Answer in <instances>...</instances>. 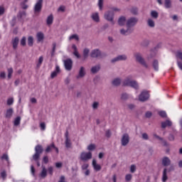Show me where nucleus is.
<instances>
[{
  "instance_id": "412c9836",
  "label": "nucleus",
  "mask_w": 182,
  "mask_h": 182,
  "mask_svg": "<svg viewBox=\"0 0 182 182\" xmlns=\"http://www.w3.org/2000/svg\"><path fill=\"white\" fill-rule=\"evenodd\" d=\"M37 38V42H43V40L45 39V34L42 32H38L36 34Z\"/></svg>"
},
{
  "instance_id": "7ed1b4c3",
  "label": "nucleus",
  "mask_w": 182,
  "mask_h": 182,
  "mask_svg": "<svg viewBox=\"0 0 182 182\" xmlns=\"http://www.w3.org/2000/svg\"><path fill=\"white\" fill-rule=\"evenodd\" d=\"M137 22H139V18L136 17H131L128 20H127V28L129 29H133V27L137 25Z\"/></svg>"
},
{
  "instance_id": "bf43d9fd",
  "label": "nucleus",
  "mask_w": 182,
  "mask_h": 182,
  "mask_svg": "<svg viewBox=\"0 0 182 182\" xmlns=\"http://www.w3.org/2000/svg\"><path fill=\"white\" fill-rule=\"evenodd\" d=\"M1 176L2 177L3 180H5V178H6V171H2L1 173Z\"/></svg>"
},
{
  "instance_id": "1a4fd4ad",
  "label": "nucleus",
  "mask_w": 182,
  "mask_h": 182,
  "mask_svg": "<svg viewBox=\"0 0 182 182\" xmlns=\"http://www.w3.org/2000/svg\"><path fill=\"white\" fill-rule=\"evenodd\" d=\"M134 31V28H129V27H127V28H121L119 30V33L121 35H123L124 36H127L130 35V33H133V31Z\"/></svg>"
},
{
  "instance_id": "864d4df0",
  "label": "nucleus",
  "mask_w": 182,
  "mask_h": 182,
  "mask_svg": "<svg viewBox=\"0 0 182 182\" xmlns=\"http://www.w3.org/2000/svg\"><path fill=\"white\" fill-rule=\"evenodd\" d=\"M1 159L2 160H6V161H9V157L8 156V154H4L2 156H1Z\"/></svg>"
},
{
  "instance_id": "bb28decb",
  "label": "nucleus",
  "mask_w": 182,
  "mask_h": 182,
  "mask_svg": "<svg viewBox=\"0 0 182 182\" xmlns=\"http://www.w3.org/2000/svg\"><path fill=\"white\" fill-rule=\"evenodd\" d=\"M46 23L48 26L52 25L53 23V15L50 14V16H48L47 20H46Z\"/></svg>"
},
{
  "instance_id": "4468645a",
  "label": "nucleus",
  "mask_w": 182,
  "mask_h": 182,
  "mask_svg": "<svg viewBox=\"0 0 182 182\" xmlns=\"http://www.w3.org/2000/svg\"><path fill=\"white\" fill-rule=\"evenodd\" d=\"M92 167L95 171H100V170H102V166H100V164H97L96 159L92 160Z\"/></svg>"
},
{
  "instance_id": "a18cd8bd",
  "label": "nucleus",
  "mask_w": 182,
  "mask_h": 182,
  "mask_svg": "<svg viewBox=\"0 0 182 182\" xmlns=\"http://www.w3.org/2000/svg\"><path fill=\"white\" fill-rule=\"evenodd\" d=\"M25 16H26V12L25 11H20L18 14V18H20V19L25 18Z\"/></svg>"
},
{
  "instance_id": "f257e3e1",
  "label": "nucleus",
  "mask_w": 182,
  "mask_h": 182,
  "mask_svg": "<svg viewBox=\"0 0 182 182\" xmlns=\"http://www.w3.org/2000/svg\"><path fill=\"white\" fill-rule=\"evenodd\" d=\"M136 61L138 62V63H140L144 68H146V69L149 68V65H147V63H146V60L143 58V55H141V53H135L134 55Z\"/></svg>"
},
{
  "instance_id": "13d9d810",
  "label": "nucleus",
  "mask_w": 182,
  "mask_h": 182,
  "mask_svg": "<svg viewBox=\"0 0 182 182\" xmlns=\"http://www.w3.org/2000/svg\"><path fill=\"white\" fill-rule=\"evenodd\" d=\"M0 77H1V79H5L6 77V73H5V72H4V71L1 72Z\"/></svg>"
},
{
  "instance_id": "774afa93",
  "label": "nucleus",
  "mask_w": 182,
  "mask_h": 182,
  "mask_svg": "<svg viewBox=\"0 0 182 182\" xmlns=\"http://www.w3.org/2000/svg\"><path fill=\"white\" fill-rule=\"evenodd\" d=\"M177 65H178L179 69H181V70H182V63H181V61H177Z\"/></svg>"
},
{
  "instance_id": "423d86ee",
  "label": "nucleus",
  "mask_w": 182,
  "mask_h": 182,
  "mask_svg": "<svg viewBox=\"0 0 182 182\" xmlns=\"http://www.w3.org/2000/svg\"><path fill=\"white\" fill-rule=\"evenodd\" d=\"M130 143V136H129V134L125 133L123 134L122 138H121V144L123 146H127Z\"/></svg>"
},
{
  "instance_id": "680f3d73",
  "label": "nucleus",
  "mask_w": 182,
  "mask_h": 182,
  "mask_svg": "<svg viewBox=\"0 0 182 182\" xmlns=\"http://www.w3.org/2000/svg\"><path fill=\"white\" fill-rule=\"evenodd\" d=\"M142 139L144 140H147L149 139V135L146 133L142 134Z\"/></svg>"
},
{
  "instance_id": "e2e57ef3",
  "label": "nucleus",
  "mask_w": 182,
  "mask_h": 182,
  "mask_svg": "<svg viewBox=\"0 0 182 182\" xmlns=\"http://www.w3.org/2000/svg\"><path fill=\"white\" fill-rule=\"evenodd\" d=\"M62 166H63L62 162H57V163H55V167L57 168H60L62 167Z\"/></svg>"
},
{
  "instance_id": "a19ab883",
  "label": "nucleus",
  "mask_w": 182,
  "mask_h": 182,
  "mask_svg": "<svg viewBox=\"0 0 182 182\" xmlns=\"http://www.w3.org/2000/svg\"><path fill=\"white\" fill-rule=\"evenodd\" d=\"M105 1V0H98V7L100 11H102L103 10V2Z\"/></svg>"
},
{
  "instance_id": "c03bdc74",
  "label": "nucleus",
  "mask_w": 182,
  "mask_h": 182,
  "mask_svg": "<svg viewBox=\"0 0 182 182\" xmlns=\"http://www.w3.org/2000/svg\"><path fill=\"white\" fill-rule=\"evenodd\" d=\"M8 77L11 79L12 77V74L14 73V69L12 68H8Z\"/></svg>"
},
{
  "instance_id": "c756f323",
  "label": "nucleus",
  "mask_w": 182,
  "mask_h": 182,
  "mask_svg": "<svg viewBox=\"0 0 182 182\" xmlns=\"http://www.w3.org/2000/svg\"><path fill=\"white\" fill-rule=\"evenodd\" d=\"M42 171L40 173L41 177H42V178H45V177H46L47 174H48V171H46V168H45V166H42Z\"/></svg>"
},
{
  "instance_id": "dca6fc26",
  "label": "nucleus",
  "mask_w": 182,
  "mask_h": 182,
  "mask_svg": "<svg viewBox=\"0 0 182 182\" xmlns=\"http://www.w3.org/2000/svg\"><path fill=\"white\" fill-rule=\"evenodd\" d=\"M132 80H132V76L127 77L122 82L123 86H130Z\"/></svg>"
},
{
  "instance_id": "ea45409f",
  "label": "nucleus",
  "mask_w": 182,
  "mask_h": 182,
  "mask_svg": "<svg viewBox=\"0 0 182 182\" xmlns=\"http://www.w3.org/2000/svg\"><path fill=\"white\" fill-rule=\"evenodd\" d=\"M136 170H137V168H136V165L132 164V165L130 166V167H129L130 173H136Z\"/></svg>"
},
{
  "instance_id": "f3484780",
  "label": "nucleus",
  "mask_w": 182,
  "mask_h": 182,
  "mask_svg": "<svg viewBox=\"0 0 182 182\" xmlns=\"http://www.w3.org/2000/svg\"><path fill=\"white\" fill-rule=\"evenodd\" d=\"M112 86L118 87L119 85H122V78L116 77L114 78L112 81Z\"/></svg>"
},
{
  "instance_id": "c9c22d12",
  "label": "nucleus",
  "mask_w": 182,
  "mask_h": 182,
  "mask_svg": "<svg viewBox=\"0 0 182 182\" xmlns=\"http://www.w3.org/2000/svg\"><path fill=\"white\" fill-rule=\"evenodd\" d=\"M132 178H133V175H132L131 173H127L125 176V181L127 182L132 181Z\"/></svg>"
},
{
  "instance_id": "7c9ffc66",
  "label": "nucleus",
  "mask_w": 182,
  "mask_h": 182,
  "mask_svg": "<svg viewBox=\"0 0 182 182\" xmlns=\"http://www.w3.org/2000/svg\"><path fill=\"white\" fill-rule=\"evenodd\" d=\"M164 6L166 9H170L172 6L171 0H165Z\"/></svg>"
},
{
  "instance_id": "052dcab7",
  "label": "nucleus",
  "mask_w": 182,
  "mask_h": 182,
  "mask_svg": "<svg viewBox=\"0 0 182 182\" xmlns=\"http://www.w3.org/2000/svg\"><path fill=\"white\" fill-rule=\"evenodd\" d=\"M65 7L64 6H60L58 11V12H65Z\"/></svg>"
},
{
  "instance_id": "de8ad7c7",
  "label": "nucleus",
  "mask_w": 182,
  "mask_h": 182,
  "mask_svg": "<svg viewBox=\"0 0 182 182\" xmlns=\"http://www.w3.org/2000/svg\"><path fill=\"white\" fill-rule=\"evenodd\" d=\"M8 106H12L14 105V97H10L7 100Z\"/></svg>"
},
{
  "instance_id": "338daca9",
  "label": "nucleus",
  "mask_w": 182,
  "mask_h": 182,
  "mask_svg": "<svg viewBox=\"0 0 182 182\" xmlns=\"http://www.w3.org/2000/svg\"><path fill=\"white\" fill-rule=\"evenodd\" d=\"M73 55L75 56H76V58H77V59H79L80 58V54H79V52H77V51H74L73 52Z\"/></svg>"
},
{
  "instance_id": "5701e85b",
  "label": "nucleus",
  "mask_w": 182,
  "mask_h": 182,
  "mask_svg": "<svg viewBox=\"0 0 182 182\" xmlns=\"http://www.w3.org/2000/svg\"><path fill=\"white\" fill-rule=\"evenodd\" d=\"M168 180V176H167V168H165L162 173V182H166Z\"/></svg>"
},
{
  "instance_id": "58836bf2",
  "label": "nucleus",
  "mask_w": 182,
  "mask_h": 182,
  "mask_svg": "<svg viewBox=\"0 0 182 182\" xmlns=\"http://www.w3.org/2000/svg\"><path fill=\"white\" fill-rule=\"evenodd\" d=\"M43 63V56H40L38 58V63L36 65L37 68H41V65Z\"/></svg>"
},
{
  "instance_id": "39448f33",
  "label": "nucleus",
  "mask_w": 182,
  "mask_h": 182,
  "mask_svg": "<svg viewBox=\"0 0 182 182\" xmlns=\"http://www.w3.org/2000/svg\"><path fill=\"white\" fill-rule=\"evenodd\" d=\"M36 153L33 156V160L34 161H38L39 160V157H41V154H42V152L43 151V149L42 148V146L37 145L35 148Z\"/></svg>"
},
{
  "instance_id": "09e8293b",
  "label": "nucleus",
  "mask_w": 182,
  "mask_h": 182,
  "mask_svg": "<svg viewBox=\"0 0 182 182\" xmlns=\"http://www.w3.org/2000/svg\"><path fill=\"white\" fill-rule=\"evenodd\" d=\"M121 99L122 100H127V99H129V95H127V93L122 94Z\"/></svg>"
},
{
  "instance_id": "393cba45",
  "label": "nucleus",
  "mask_w": 182,
  "mask_h": 182,
  "mask_svg": "<svg viewBox=\"0 0 182 182\" xmlns=\"http://www.w3.org/2000/svg\"><path fill=\"white\" fill-rule=\"evenodd\" d=\"M99 70H100V65H95L91 68V73L96 74Z\"/></svg>"
},
{
  "instance_id": "6ab92c4d",
  "label": "nucleus",
  "mask_w": 182,
  "mask_h": 182,
  "mask_svg": "<svg viewBox=\"0 0 182 182\" xmlns=\"http://www.w3.org/2000/svg\"><path fill=\"white\" fill-rule=\"evenodd\" d=\"M162 164L165 167H167V166H170V164H171V161L170 160V159L168 157L165 156L162 159Z\"/></svg>"
},
{
  "instance_id": "cd10ccee",
  "label": "nucleus",
  "mask_w": 182,
  "mask_h": 182,
  "mask_svg": "<svg viewBox=\"0 0 182 182\" xmlns=\"http://www.w3.org/2000/svg\"><path fill=\"white\" fill-rule=\"evenodd\" d=\"M129 87H133V89H135L136 90H138L139 83H137L136 80H132L131 82V84H130Z\"/></svg>"
},
{
  "instance_id": "0e129e2a",
  "label": "nucleus",
  "mask_w": 182,
  "mask_h": 182,
  "mask_svg": "<svg viewBox=\"0 0 182 182\" xmlns=\"http://www.w3.org/2000/svg\"><path fill=\"white\" fill-rule=\"evenodd\" d=\"M111 9L113 12H120V9L117 7H112Z\"/></svg>"
},
{
  "instance_id": "2eb2a0df",
  "label": "nucleus",
  "mask_w": 182,
  "mask_h": 182,
  "mask_svg": "<svg viewBox=\"0 0 182 182\" xmlns=\"http://www.w3.org/2000/svg\"><path fill=\"white\" fill-rule=\"evenodd\" d=\"M127 22V20L125 16H122L118 18V25H119V26H124Z\"/></svg>"
},
{
  "instance_id": "3c124183",
  "label": "nucleus",
  "mask_w": 182,
  "mask_h": 182,
  "mask_svg": "<svg viewBox=\"0 0 182 182\" xmlns=\"http://www.w3.org/2000/svg\"><path fill=\"white\" fill-rule=\"evenodd\" d=\"M159 116H161V117H167V114L166 113L165 111H160L159 112Z\"/></svg>"
},
{
  "instance_id": "aec40b11",
  "label": "nucleus",
  "mask_w": 182,
  "mask_h": 182,
  "mask_svg": "<svg viewBox=\"0 0 182 182\" xmlns=\"http://www.w3.org/2000/svg\"><path fill=\"white\" fill-rule=\"evenodd\" d=\"M172 124H173V122H171V121H170V119H167L166 121L161 122V128L166 129V127H171Z\"/></svg>"
},
{
  "instance_id": "f8f14e48",
  "label": "nucleus",
  "mask_w": 182,
  "mask_h": 182,
  "mask_svg": "<svg viewBox=\"0 0 182 182\" xmlns=\"http://www.w3.org/2000/svg\"><path fill=\"white\" fill-rule=\"evenodd\" d=\"M60 73V67L59 65H55V69L54 71H53L50 74L51 79H55L56 76H58Z\"/></svg>"
},
{
  "instance_id": "6e6d98bb",
  "label": "nucleus",
  "mask_w": 182,
  "mask_h": 182,
  "mask_svg": "<svg viewBox=\"0 0 182 182\" xmlns=\"http://www.w3.org/2000/svg\"><path fill=\"white\" fill-rule=\"evenodd\" d=\"M152 114H153L151 113V112L148 111L146 112L145 117H146V119H150V117H151Z\"/></svg>"
},
{
  "instance_id": "79ce46f5",
  "label": "nucleus",
  "mask_w": 182,
  "mask_h": 182,
  "mask_svg": "<svg viewBox=\"0 0 182 182\" xmlns=\"http://www.w3.org/2000/svg\"><path fill=\"white\" fill-rule=\"evenodd\" d=\"M118 59L120 62V60H127V55L123 54L118 55Z\"/></svg>"
},
{
  "instance_id": "8fccbe9b",
  "label": "nucleus",
  "mask_w": 182,
  "mask_h": 182,
  "mask_svg": "<svg viewBox=\"0 0 182 182\" xmlns=\"http://www.w3.org/2000/svg\"><path fill=\"white\" fill-rule=\"evenodd\" d=\"M21 45L25 46L26 45V37H23L21 40Z\"/></svg>"
},
{
  "instance_id": "72a5a7b5",
  "label": "nucleus",
  "mask_w": 182,
  "mask_h": 182,
  "mask_svg": "<svg viewBox=\"0 0 182 182\" xmlns=\"http://www.w3.org/2000/svg\"><path fill=\"white\" fill-rule=\"evenodd\" d=\"M151 16L154 19H157L159 18V13L156 11H152L151 12Z\"/></svg>"
},
{
  "instance_id": "f704fd0d",
  "label": "nucleus",
  "mask_w": 182,
  "mask_h": 182,
  "mask_svg": "<svg viewBox=\"0 0 182 182\" xmlns=\"http://www.w3.org/2000/svg\"><path fill=\"white\" fill-rule=\"evenodd\" d=\"M75 39V41H79V36L77 34H73L69 37V41H72Z\"/></svg>"
},
{
  "instance_id": "473e14b6",
  "label": "nucleus",
  "mask_w": 182,
  "mask_h": 182,
  "mask_svg": "<svg viewBox=\"0 0 182 182\" xmlns=\"http://www.w3.org/2000/svg\"><path fill=\"white\" fill-rule=\"evenodd\" d=\"M14 126H19L21 124V117H17L14 122Z\"/></svg>"
},
{
  "instance_id": "5fc2aeb1",
  "label": "nucleus",
  "mask_w": 182,
  "mask_h": 182,
  "mask_svg": "<svg viewBox=\"0 0 182 182\" xmlns=\"http://www.w3.org/2000/svg\"><path fill=\"white\" fill-rule=\"evenodd\" d=\"M40 127L41 129V130H46V124H45V122H41L40 124Z\"/></svg>"
},
{
  "instance_id": "4c0bfd02",
  "label": "nucleus",
  "mask_w": 182,
  "mask_h": 182,
  "mask_svg": "<svg viewBox=\"0 0 182 182\" xmlns=\"http://www.w3.org/2000/svg\"><path fill=\"white\" fill-rule=\"evenodd\" d=\"M28 46H33V37L29 36L28 38Z\"/></svg>"
},
{
  "instance_id": "37998d69",
  "label": "nucleus",
  "mask_w": 182,
  "mask_h": 182,
  "mask_svg": "<svg viewBox=\"0 0 182 182\" xmlns=\"http://www.w3.org/2000/svg\"><path fill=\"white\" fill-rule=\"evenodd\" d=\"M53 147H55V144H51L50 145L47 146L46 149V153H49V151H52V149H54Z\"/></svg>"
},
{
  "instance_id": "b1692460",
  "label": "nucleus",
  "mask_w": 182,
  "mask_h": 182,
  "mask_svg": "<svg viewBox=\"0 0 182 182\" xmlns=\"http://www.w3.org/2000/svg\"><path fill=\"white\" fill-rule=\"evenodd\" d=\"M12 114H14V109L10 108L7 109L6 112V118L11 119V117H12Z\"/></svg>"
},
{
  "instance_id": "ddd939ff",
  "label": "nucleus",
  "mask_w": 182,
  "mask_h": 182,
  "mask_svg": "<svg viewBox=\"0 0 182 182\" xmlns=\"http://www.w3.org/2000/svg\"><path fill=\"white\" fill-rule=\"evenodd\" d=\"M65 68L66 70H72L73 63L71 59H67L64 61Z\"/></svg>"
},
{
  "instance_id": "a878e982",
  "label": "nucleus",
  "mask_w": 182,
  "mask_h": 182,
  "mask_svg": "<svg viewBox=\"0 0 182 182\" xmlns=\"http://www.w3.org/2000/svg\"><path fill=\"white\" fill-rule=\"evenodd\" d=\"M19 43V38L16 37L14 39L12 40V45L14 49H16L18 48V44Z\"/></svg>"
},
{
  "instance_id": "a211bd4d",
  "label": "nucleus",
  "mask_w": 182,
  "mask_h": 182,
  "mask_svg": "<svg viewBox=\"0 0 182 182\" xmlns=\"http://www.w3.org/2000/svg\"><path fill=\"white\" fill-rule=\"evenodd\" d=\"M91 18L92 21H94V22H97V23L100 22V17L99 16L98 12L92 13L91 15Z\"/></svg>"
},
{
  "instance_id": "c85d7f7f",
  "label": "nucleus",
  "mask_w": 182,
  "mask_h": 182,
  "mask_svg": "<svg viewBox=\"0 0 182 182\" xmlns=\"http://www.w3.org/2000/svg\"><path fill=\"white\" fill-rule=\"evenodd\" d=\"M147 25L149 28H154L156 26V23L151 18L147 20Z\"/></svg>"
},
{
  "instance_id": "6e6552de",
  "label": "nucleus",
  "mask_w": 182,
  "mask_h": 182,
  "mask_svg": "<svg viewBox=\"0 0 182 182\" xmlns=\"http://www.w3.org/2000/svg\"><path fill=\"white\" fill-rule=\"evenodd\" d=\"M43 4V0H38L34 6V12L35 14H38L42 11V5Z\"/></svg>"
},
{
  "instance_id": "69168bd1",
  "label": "nucleus",
  "mask_w": 182,
  "mask_h": 182,
  "mask_svg": "<svg viewBox=\"0 0 182 182\" xmlns=\"http://www.w3.org/2000/svg\"><path fill=\"white\" fill-rule=\"evenodd\" d=\"M105 136H106V137H110V136H112V132H110V130L106 131Z\"/></svg>"
},
{
  "instance_id": "49530a36",
  "label": "nucleus",
  "mask_w": 182,
  "mask_h": 182,
  "mask_svg": "<svg viewBox=\"0 0 182 182\" xmlns=\"http://www.w3.org/2000/svg\"><path fill=\"white\" fill-rule=\"evenodd\" d=\"M95 149H96V145H95V144H91L87 146V150L90 151L95 150Z\"/></svg>"
},
{
  "instance_id": "9d476101",
  "label": "nucleus",
  "mask_w": 182,
  "mask_h": 182,
  "mask_svg": "<svg viewBox=\"0 0 182 182\" xmlns=\"http://www.w3.org/2000/svg\"><path fill=\"white\" fill-rule=\"evenodd\" d=\"M80 159L82 161H87L92 159V152H82L80 154Z\"/></svg>"
},
{
  "instance_id": "20e7f679",
  "label": "nucleus",
  "mask_w": 182,
  "mask_h": 182,
  "mask_svg": "<svg viewBox=\"0 0 182 182\" xmlns=\"http://www.w3.org/2000/svg\"><path fill=\"white\" fill-rule=\"evenodd\" d=\"M104 18L108 22H111L112 25H114V13L112 11H107L104 14Z\"/></svg>"
},
{
  "instance_id": "0eeeda50",
  "label": "nucleus",
  "mask_w": 182,
  "mask_h": 182,
  "mask_svg": "<svg viewBox=\"0 0 182 182\" xmlns=\"http://www.w3.org/2000/svg\"><path fill=\"white\" fill-rule=\"evenodd\" d=\"M150 97V94L147 91H142L139 96V102H146V100H149Z\"/></svg>"
},
{
  "instance_id": "e433bc0d",
  "label": "nucleus",
  "mask_w": 182,
  "mask_h": 182,
  "mask_svg": "<svg viewBox=\"0 0 182 182\" xmlns=\"http://www.w3.org/2000/svg\"><path fill=\"white\" fill-rule=\"evenodd\" d=\"M65 147H67V149H70L72 147V142H70V139H65Z\"/></svg>"
},
{
  "instance_id": "2f4dec72",
  "label": "nucleus",
  "mask_w": 182,
  "mask_h": 182,
  "mask_svg": "<svg viewBox=\"0 0 182 182\" xmlns=\"http://www.w3.org/2000/svg\"><path fill=\"white\" fill-rule=\"evenodd\" d=\"M153 68L154 70L156 72L159 70V61L157 60H154L153 62Z\"/></svg>"
},
{
  "instance_id": "9b49d317",
  "label": "nucleus",
  "mask_w": 182,
  "mask_h": 182,
  "mask_svg": "<svg viewBox=\"0 0 182 182\" xmlns=\"http://www.w3.org/2000/svg\"><path fill=\"white\" fill-rule=\"evenodd\" d=\"M85 76H86V68L83 66H81L78 71V75L76 76V78L82 79V77H85Z\"/></svg>"
},
{
  "instance_id": "f03ea898",
  "label": "nucleus",
  "mask_w": 182,
  "mask_h": 182,
  "mask_svg": "<svg viewBox=\"0 0 182 182\" xmlns=\"http://www.w3.org/2000/svg\"><path fill=\"white\" fill-rule=\"evenodd\" d=\"M91 58H95L97 59H102L106 56V53H102L99 49H94L90 53Z\"/></svg>"
},
{
  "instance_id": "603ef678",
  "label": "nucleus",
  "mask_w": 182,
  "mask_h": 182,
  "mask_svg": "<svg viewBox=\"0 0 182 182\" xmlns=\"http://www.w3.org/2000/svg\"><path fill=\"white\" fill-rule=\"evenodd\" d=\"M97 107H99V102H94L92 104V109H94V110H96V109H97Z\"/></svg>"
},
{
  "instance_id": "4d7b16f0",
  "label": "nucleus",
  "mask_w": 182,
  "mask_h": 182,
  "mask_svg": "<svg viewBox=\"0 0 182 182\" xmlns=\"http://www.w3.org/2000/svg\"><path fill=\"white\" fill-rule=\"evenodd\" d=\"M116 62H119L118 55L111 60V63H116Z\"/></svg>"
},
{
  "instance_id": "4be33fe9",
  "label": "nucleus",
  "mask_w": 182,
  "mask_h": 182,
  "mask_svg": "<svg viewBox=\"0 0 182 182\" xmlns=\"http://www.w3.org/2000/svg\"><path fill=\"white\" fill-rule=\"evenodd\" d=\"M90 52V50L89 48H85L82 52V58L83 60H86L87 58H89V53Z\"/></svg>"
}]
</instances>
